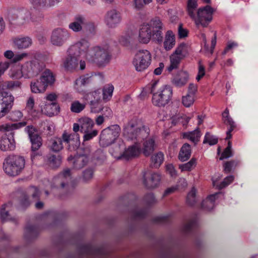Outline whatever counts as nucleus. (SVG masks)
<instances>
[{"mask_svg": "<svg viewBox=\"0 0 258 258\" xmlns=\"http://www.w3.org/2000/svg\"><path fill=\"white\" fill-rule=\"evenodd\" d=\"M156 43L161 42V21L155 17L147 24L142 25L139 30L138 40L140 43L147 44L151 39Z\"/></svg>", "mask_w": 258, "mask_h": 258, "instance_id": "obj_1", "label": "nucleus"}, {"mask_svg": "<svg viewBox=\"0 0 258 258\" xmlns=\"http://www.w3.org/2000/svg\"><path fill=\"white\" fill-rule=\"evenodd\" d=\"M25 163L26 161L23 156L11 154L5 158L3 163V169L8 175L16 176L23 170Z\"/></svg>", "mask_w": 258, "mask_h": 258, "instance_id": "obj_2", "label": "nucleus"}, {"mask_svg": "<svg viewBox=\"0 0 258 258\" xmlns=\"http://www.w3.org/2000/svg\"><path fill=\"white\" fill-rule=\"evenodd\" d=\"M148 134V129L145 128L140 119H134L127 124L123 129V136L128 140L142 138Z\"/></svg>", "mask_w": 258, "mask_h": 258, "instance_id": "obj_3", "label": "nucleus"}, {"mask_svg": "<svg viewBox=\"0 0 258 258\" xmlns=\"http://www.w3.org/2000/svg\"><path fill=\"white\" fill-rule=\"evenodd\" d=\"M120 131L121 128L117 124L111 125L104 128L100 136V145L105 147L113 143L119 137Z\"/></svg>", "mask_w": 258, "mask_h": 258, "instance_id": "obj_4", "label": "nucleus"}, {"mask_svg": "<svg viewBox=\"0 0 258 258\" xmlns=\"http://www.w3.org/2000/svg\"><path fill=\"white\" fill-rule=\"evenodd\" d=\"M110 56L107 48L96 46L91 48L88 60L96 63L99 66H104L110 61Z\"/></svg>", "mask_w": 258, "mask_h": 258, "instance_id": "obj_5", "label": "nucleus"}, {"mask_svg": "<svg viewBox=\"0 0 258 258\" xmlns=\"http://www.w3.org/2000/svg\"><path fill=\"white\" fill-rule=\"evenodd\" d=\"M214 10L209 5L200 8L195 13V18H191L195 21L197 27L201 25L203 27H207L213 19Z\"/></svg>", "mask_w": 258, "mask_h": 258, "instance_id": "obj_6", "label": "nucleus"}, {"mask_svg": "<svg viewBox=\"0 0 258 258\" xmlns=\"http://www.w3.org/2000/svg\"><path fill=\"white\" fill-rule=\"evenodd\" d=\"M91 52L90 44L85 39H81L73 45L68 49L70 55L81 57L88 60Z\"/></svg>", "mask_w": 258, "mask_h": 258, "instance_id": "obj_7", "label": "nucleus"}, {"mask_svg": "<svg viewBox=\"0 0 258 258\" xmlns=\"http://www.w3.org/2000/svg\"><path fill=\"white\" fill-rule=\"evenodd\" d=\"M26 131L28 135L31 143V159H34L38 156H41L40 152L38 151V149L42 146V139L39 136L37 131L32 126H28Z\"/></svg>", "mask_w": 258, "mask_h": 258, "instance_id": "obj_8", "label": "nucleus"}, {"mask_svg": "<svg viewBox=\"0 0 258 258\" xmlns=\"http://www.w3.org/2000/svg\"><path fill=\"white\" fill-rule=\"evenodd\" d=\"M151 54L147 50H141L135 54L133 60V64L138 72L146 70L150 64Z\"/></svg>", "mask_w": 258, "mask_h": 258, "instance_id": "obj_9", "label": "nucleus"}, {"mask_svg": "<svg viewBox=\"0 0 258 258\" xmlns=\"http://www.w3.org/2000/svg\"><path fill=\"white\" fill-rule=\"evenodd\" d=\"M24 79H30L36 77L42 69L37 60L27 61L22 64Z\"/></svg>", "mask_w": 258, "mask_h": 258, "instance_id": "obj_10", "label": "nucleus"}, {"mask_svg": "<svg viewBox=\"0 0 258 258\" xmlns=\"http://www.w3.org/2000/svg\"><path fill=\"white\" fill-rule=\"evenodd\" d=\"M14 97L8 92H0V119L9 113L14 104Z\"/></svg>", "mask_w": 258, "mask_h": 258, "instance_id": "obj_11", "label": "nucleus"}, {"mask_svg": "<svg viewBox=\"0 0 258 258\" xmlns=\"http://www.w3.org/2000/svg\"><path fill=\"white\" fill-rule=\"evenodd\" d=\"M90 147H88L84 149V153L78 154L74 157H70L69 160H72L73 168L76 169H80L86 165L90 161Z\"/></svg>", "mask_w": 258, "mask_h": 258, "instance_id": "obj_12", "label": "nucleus"}, {"mask_svg": "<svg viewBox=\"0 0 258 258\" xmlns=\"http://www.w3.org/2000/svg\"><path fill=\"white\" fill-rule=\"evenodd\" d=\"M70 37V34L67 30L58 28L52 32L50 38L51 44L55 46L62 45Z\"/></svg>", "mask_w": 258, "mask_h": 258, "instance_id": "obj_13", "label": "nucleus"}, {"mask_svg": "<svg viewBox=\"0 0 258 258\" xmlns=\"http://www.w3.org/2000/svg\"><path fill=\"white\" fill-rule=\"evenodd\" d=\"M16 143L13 136L5 135L0 138V150L2 151H11L15 150Z\"/></svg>", "mask_w": 258, "mask_h": 258, "instance_id": "obj_14", "label": "nucleus"}, {"mask_svg": "<svg viewBox=\"0 0 258 258\" xmlns=\"http://www.w3.org/2000/svg\"><path fill=\"white\" fill-rule=\"evenodd\" d=\"M222 120L223 123L228 126H229L227 131L226 132V140H229L232 138L231 132L236 127V125L233 119L229 115V111L228 108H226L222 114Z\"/></svg>", "mask_w": 258, "mask_h": 258, "instance_id": "obj_15", "label": "nucleus"}, {"mask_svg": "<svg viewBox=\"0 0 258 258\" xmlns=\"http://www.w3.org/2000/svg\"><path fill=\"white\" fill-rule=\"evenodd\" d=\"M189 80V75L186 71H180L173 77L172 83L176 87H182L185 86Z\"/></svg>", "mask_w": 258, "mask_h": 258, "instance_id": "obj_16", "label": "nucleus"}, {"mask_svg": "<svg viewBox=\"0 0 258 258\" xmlns=\"http://www.w3.org/2000/svg\"><path fill=\"white\" fill-rule=\"evenodd\" d=\"M71 179L70 170L67 169L60 173L55 179L57 188H64L70 181Z\"/></svg>", "mask_w": 258, "mask_h": 258, "instance_id": "obj_17", "label": "nucleus"}, {"mask_svg": "<svg viewBox=\"0 0 258 258\" xmlns=\"http://www.w3.org/2000/svg\"><path fill=\"white\" fill-rule=\"evenodd\" d=\"M41 111L42 113L48 116H53L59 113L60 107L57 102L46 103L41 107Z\"/></svg>", "mask_w": 258, "mask_h": 258, "instance_id": "obj_18", "label": "nucleus"}, {"mask_svg": "<svg viewBox=\"0 0 258 258\" xmlns=\"http://www.w3.org/2000/svg\"><path fill=\"white\" fill-rule=\"evenodd\" d=\"M120 21V16L115 10H112L108 12L106 18V23L109 27H115Z\"/></svg>", "mask_w": 258, "mask_h": 258, "instance_id": "obj_19", "label": "nucleus"}, {"mask_svg": "<svg viewBox=\"0 0 258 258\" xmlns=\"http://www.w3.org/2000/svg\"><path fill=\"white\" fill-rule=\"evenodd\" d=\"M125 146L122 141L119 140L114 144L110 149L111 155L117 159L123 158Z\"/></svg>", "mask_w": 258, "mask_h": 258, "instance_id": "obj_20", "label": "nucleus"}, {"mask_svg": "<svg viewBox=\"0 0 258 258\" xmlns=\"http://www.w3.org/2000/svg\"><path fill=\"white\" fill-rule=\"evenodd\" d=\"M221 194V192H218L209 196L202 201L201 204L202 208L208 211L212 210L215 206V200L218 198V195Z\"/></svg>", "mask_w": 258, "mask_h": 258, "instance_id": "obj_21", "label": "nucleus"}, {"mask_svg": "<svg viewBox=\"0 0 258 258\" xmlns=\"http://www.w3.org/2000/svg\"><path fill=\"white\" fill-rule=\"evenodd\" d=\"M9 77L13 80H20L24 78L22 64L12 67L8 71Z\"/></svg>", "mask_w": 258, "mask_h": 258, "instance_id": "obj_22", "label": "nucleus"}, {"mask_svg": "<svg viewBox=\"0 0 258 258\" xmlns=\"http://www.w3.org/2000/svg\"><path fill=\"white\" fill-rule=\"evenodd\" d=\"M30 86L31 92L36 94L44 93L47 87L40 78L31 82Z\"/></svg>", "mask_w": 258, "mask_h": 258, "instance_id": "obj_23", "label": "nucleus"}, {"mask_svg": "<svg viewBox=\"0 0 258 258\" xmlns=\"http://www.w3.org/2000/svg\"><path fill=\"white\" fill-rule=\"evenodd\" d=\"M15 46L19 49H26L32 43V39L28 37H17L14 39Z\"/></svg>", "mask_w": 258, "mask_h": 258, "instance_id": "obj_24", "label": "nucleus"}, {"mask_svg": "<svg viewBox=\"0 0 258 258\" xmlns=\"http://www.w3.org/2000/svg\"><path fill=\"white\" fill-rule=\"evenodd\" d=\"M160 179V174L153 173L150 177H144V183L149 188H154L159 184Z\"/></svg>", "mask_w": 258, "mask_h": 258, "instance_id": "obj_25", "label": "nucleus"}, {"mask_svg": "<svg viewBox=\"0 0 258 258\" xmlns=\"http://www.w3.org/2000/svg\"><path fill=\"white\" fill-rule=\"evenodd\" d=\"M191 153L190 145L188 143H185L180 148L178 156V159L181 162L186 161L190 158Z\"/></svg>", "mask_w": 258, "mask_h": 258, "instance_id": "obj_26", "label": "nucleus"}, {"mask_svg": "<svg viewBox=\"0 0 258 258\" xmlns=\"http://www.w3.org/2000/svg\"><path fill=\"white\" fill-rule=\"evenodd\" d=\"M140 153V146L138 144H135L129 147L124 150L123 159L128 160L138 156Z\"/></svg>", "mask_w": 258, "mask_h": 258, "instance_id": "obj_27", "label": "nucleus"}, {"mask_svg": "<svg viewBox=\"0 0 258 258\" xmlns=\"http://www.w3.org/2000/svg\"><path fill=\"white\" fill-rule=\"evenodd\" d=\"M175 44V36L171 30L167 31L165 34V40L163 43L164 47L167 51L171 49Z\"/></svg>", "mask_w": 258, "mask_h": 258, "instance_id": "obj_28", "label": "nucleus"}, {"mask_svg": "<svg viewBox=\"0 0 258 258\" xmlns=\"http://www.w3.org/2000/svg\"><path fill=\"white\" fill-rule=\"evenodd\" d=\"M84 23V18L82 16H78L75 18L74 21L69 24V28L75 32H80L83 29Z\"/></svg>", "mask_w": 258, "mask_h": 258, "instance_id": "obj_29", "label": "nucleus"}, {"mask_svg": "<svg viewBox=\"0 0 258 258\" xmlns=\"http://www.w3.org/2000/svg\"><path fill=\"white\" fill-rule=\"evenodd\" d=\"M71 56L66 59L63 63V67L67 71L73 72L78 68V62L76 58L77 56Z\"/></svg>", "mask_w": 258, "mask_h": 258, "instance_id": "obj_30", "label": "nucleus"}, {"mask_svg": "<svg viewBox=\"0 0 258 258\" xmlns=\"http://www.w3.org/2000/svg\"><path fill=\"white\" fill-rule=\"evenodd\" d=\"M62 139L67 144L72 142L73 144L76 146L80 144V136L78 134H69L66 131H64L62 135Z\"/></svg>", "mask_w": 258, "mask_h": 258, "instance_id": "obj_31", "label": "nucleus"}, {"mask_svg": "<svg viewBox=\"0 0 258 258\" xmlns=\"http://www.w3.org/2000/svg\"><path fill=\"white\" fill-rule=\"evenodd\" d=\"M157 146L155 140L152 138L146 140L144 143L143 153L146 156L151 155L156 149Z\"/></svg>", "mask_w": 258, "mask_h": 258, "instance_id": "obj_32", "label": "nucleus"}, {"mask_svg": "<svg viewBox=\"0 0 258 258\" xmlns=\"http://www.w3.org/2000/svg\"><path fill=\"white\" fill-rule=\"evenodd\" d=\"M80 124L81 128L84 132L90 131L94 125V121L88 117H83L78 120Z\"/></svg>", "mask_w": 258, "mask_h": 258, "instance_id": "obj_33", "label": "nucleus"}, {"mask_svg": "<svg viewBox=\"0 0 258 258\" xmlns=\"http://www.w3.org/2000/svg\"><path fill=\"white\" fill-rule=\"evenodd\" d=\"M32 4L37 8H47L58 3L59 0H31Z\"/></svg>", "mask_w": 258, "mask_h": 258, "instance_id": "obj_34", "label": "nucleus"}, {"mask_svg": "<svg viewBox=\"0 0 258 258\" xmlns=\"http://www.w3.org/2000/svg\"><path fill=\"white\" fill-rule=\"evenodd\" d=\"M172 89L170 86L166 85L162 89V106H164L171 100Z\"/></svg>", "mask_w": 258, "mask_h": 258, "instance_id": "obj_35", "label": "nucleus"}, {"mask_svg": "<svg viewBox=\"0 0 258 258\" xmlns=\"http://www.w3.org/2000/svg\"><path fill=\"white\" fill-rule=\"evenodd\" d=\"M201 136V132L199 128L192 132L184 133L183 134V137L184 138L187 139L195 143L199 141Z\"/></svg>", "mask_w": 258, "mask_h": 258, "instance_id": "obj_36", "label": "nucleus"}, {"mask_svg": "<svg viewBox=\"0 0 258 258\" xmlns=\"http://www.w3.org/2000/svg\"><path fill=\"white\" fill-rule=\"evenodd\" d=\"M25 122L17 123H4L0 124V132H8L26 125Z\"/></svg>", "mask_w": 258, "mask_h": 258, "instance_id": "obj_37", "label": "nucleus"}, {"mask_svg": "<svg viewBox=\"0 0 258 258\" xmlns=\"http://www.w3.org/2000/svg\"><path fill=\"white\" fill-rule=\"evenodd\" d=\"M198 5L197 0H188L187 3V12L189 17L195 18V13Z\"/></svg>", "mask_w": 258, "mask_h": 258, "instance_id": "obj_38", "label": "nucleus"}, {"mask_svg": "<svg viewBox=\"0 0 258 258\" xmlns=\"http://www.w3.org/2000/svg\"><path fill=\"white\" fill-rule=\"evenodd\" d=\"M91 103V110L94 112H99L103 109L99 108L98 110L95 109V102L100 99V92L98 90L92 92L89 96Z\"/></svg>", "mask_w": 258, "mask_h": 258, "instance_id": "obj_39", "label": "nucleus"}, {"mask_svg": "<svg viewBox=\"0 0 258 258\" xmlns=\"http://www.w3.org/2000/svg\"><path fill=\"white\" fill-rule=\"evenodd\" d=\"M40 78L46 85L47 87L49 85L52 84L55 81L54 76L49 70L45 71Z\"/></svg>", "mask_w": 258, "mask_h": 258, "instance_id": "obj_40", "label": "nucleus"}, {"mask_svg": "<svg viewBox=\"0 0 258 258\" xmlns=\"http://www.w3.org/2000/svg\"><path fill=\"white\" fill-rule=\"evenodd\" d=\"M114 87L111 84L105 85L102 89V98L104 101H108L112 97Z\"/></svg>", "mask_w": 258, "mask_h": 258, "instance_id": "obj_41", "label": "nucleus"}, {"mask_svg": "<svg viewBox=\"0 0 258 258\" xmlns=\"http://www.w3.org/2000/svg\"><path fill=\"white\" fill-rule=\"evenodd\" d=\"M234 179L233 175H229L225 177L223 181H222L219 184L217 183V181L213 180V185L219 189H221L227 186L230 183H231Z\"/></svg>", "mask_w": 258, "mask_h": 258, "instance_id": "obj_42", "label": "nucleus"}, {"mask_svg": "<svg viewBox=\"0 0 258 258\" xmlns=\"http://www.w3.org/2000/svg\"><path fill=\"white\" fill-rule=\"evenodd\" d=\"M196 193L197 190L195 187H192L190 191L188 193L186 197V203L188 206L193 207L197 203Z\"/></svg>", "mask_w": 258, "mask_h": 258, "instance_id": "obj_43", "label": "nucleus"}, {"mask_svg": "<svg viewBox=\"0 0 258 258\" xmlns=\"http://www.w3.org/2000/svg\"><path fill=\"white\" fill-rule=\"evenodd\" d=\"M197 221L196 219L190 220L187 223L184 224L182 227V231L185 234H189L197 227Z\"/></svg>", "mask_w": 258, "mask_h": 258, "instance_id": "obj_44", "label": "nucleus"}, {"mask_svg": "<svg viewBox=\"0 0 258 258\" xmlns=\"http://www.w3.org/2000/svg\"><path fill=\"white\" fill-rule=\"evenodd\" d=\"M86 106L85 103H81L78 100H75L71 105L70 110L74 113H80L83 110Z\"/></svg>", "mask_w": 258, "mask_h": 258, "instance_id": "obj_45", "label": "nucleus"}, {"mask_svg": "<svg viewBox=\"0 0 258 258\" xmlns=\"http://www.w3.org/2000/svg\"><path fill=\"white\" fill-rule=\"evenodd\" d=\"M89 82V78L80 77L77 79L75 83V88L79 92L82 91L84 87Z\"/></svg>", "mask_w": 258, "mask_h": 258, "instance_id": "obj_46", "label": "nucleus"}, {"mask_svg": "<svg viewBox=\"0 0 258 258\" xmlns=\"http://www.w3.org/2000/svg\"><path fill=\"white\" fill-rule=\"evenodd\" d=\"M152 166L156 168H159L161 164V153L159 152L152 155L151 157Z\"/></svg>", "mask_w": 258, "mask_h": 258, "instance_id": "obj_47", "label": "nucleus"}, {"mask_svg": "<svg viewBox=\"0 0 258 258\" xmlns=\"http://www.w3.org/2000/svg\"><path fill=\"white\" fill-rule=\"evenodd\" d=\"M150 92L152 95L161 94V83L159 80L153 82L151 86Z\"/></svg>", "mask_w": 258, "mask_h": 258, "instance_id": "obj_48", "label": "nucleus"}, {"mask_svg": "<svg viewBox=\"0 0 258 258\" xmlns=\"http://www.w3.org/2000/svg\"><path fill=\"white\" fill-rule=\"evenodd\" d=\"M196 165V159L192 158L188 162L179 165V169L181 171H189L192 170L193 167Z\"/></svg>", "mask_w": 258, "mask_h": 258, "instance_id": "obj_49", "label": "nucleus"}, {"mask_svg": "<svg viewBox=\"0 0 258 258\" xmlns=\"http://www.w3.org/2000/svg\"><path fill=\"white\" fill-rule=\"evenodd\" d=\"M178 55H176L174 54V53H173L170 56V59L171 63L170 66L168 68V71L169 72L177 68L180 60L179 56Z\"/></svg>", "mask_w": 258, "mask_h": 258, "instance_id": "obj_50", "label": "nucleus"}, {"mask_svg": "<svg viewBox=\"0 0 258 258\" xmlns=\"http://www.w3.org/2000/svg\"><path fill=\"white\" fill-rule=\"evenodd\" d=\"M238 164L239 161L234 160L226 162L223 165L224 172L226 173L231 172L232 170L236 167Z\"/></svg>", "mask_w": 258, "mask_h": 258, "instance_id": "obj_51", "label": "nucleus"}, {"mask_svg": "<svg viewBox=\"0 0 258 258\" xmlns=\"http://www.w3.org/2000/svg\"><path fill=\"white\" fill-rule=\"evenodd\" d=\"M232 144L230 141H228L227 147L224 149L222 153L220 160H222L224 159L228 158L233 156L232 152L231 150Z\"/></svg>", "mask_w": 258, "mask_h": 258, "instance_id": "obj_52", "label": "nucleus"}, {"mask_svg": "<svg viewBox=\"0 0 258 258\" xmlns=\"http://www.w3.org/2000/svg\"><path fill=\"white\" fill-rule=\"evenodd\" d=\"M218 143V138L211 135L209 133L207 132L204 137L203 141L204 144L208 143L210 145H214Z\"/></svg>", "mask_w": 258, "mask_h": 258, "instance_id": "obj_53", "label": "nucleus"}, {"mask_svg": "<svg viewBox=\"0 0 258 258\" xmlns=\"http://www.w3.org/2000/svg\"><path fill=\"white\" fill-rule=\"evenodd\" d=\"M62 141L60 138H56L52 141L51 150L58 152L62 149Z\"/></svg>", "mask_w": 258, "mask_h": 258, "instance_id": "obj_54", "label": "nucleus"}, {"mask_svg": "<svg viewBox=\"0 0 258 258\" xmlns=\"http://www.w3.org/2000/svg\"><path fill=\"white\" fill-rule=\"evenodd\" d=\"M22 87V83L19 81H10L6 83V87L7 89L14 90L17 89H20Z\"/></svg>", "mask_w": 258, "mask_h": 258, "instance_id": "obj_55", "label": "nucleus"}, {"mask_svg": "<svg viewBox=\"0 0 258 258\" xmlns=\"http://www.w3.org/2000/svg\"><path fill=\"white\" fill-rule=\"evenodd\" d=\"M194 102V97L190 95L187 94L186 96H182V103L185 107H189L193 104Z\"/></svg>", "mask_w": 258, "mask_h": 258, "instance_id": "obj_56", "label": "nucleus"}, {"mask_svg": "<svg viewBox=\"0 0 258 258\" xmlns=\"http://www.w3.org/2000/svg\"><path fill=\"white\" fill-rule=\"evenodd\" d=\"M120 42L123 46L131 48L134 43V39L129 36H125L121 39Z\"/></svg>", "mask_w": 258, "mask_h": 258, "instance_id": "obj_57", "label": "nucleus"}, {"mask_svg": "<svg viewBox=\"0 0 258 258\" xmlns=\"http://www.w3.org/2000/svg\"><path fill=\"white\" fill-rule=\"evenodd\" d=\"M23 117L22 112L18 110H15L13 111L10 115V118L13 121H18L20 120Z\"/></svg>", "mask_w": 258, "mask_h": 258, "instance_id": "obj_58", "label": "nucleus"}, {"mask_svg": "<svg viewBox=\"0 0 258 258\" xmlns=\"http://www.w3.org/2000/svg\"><path fill=\"white\" fill-rule=\"evenodd\" d=\"M83 136L84 141H89L97 135L98 131L96 130H92L90 131L85 132Z\"/></svg>", "mask_w": 258, "mask_h": 258, "instance_id": "obj_59", "label": "nucleus"}, {"mask_svg": "<svg viewBox=\"0 0 258 258\" xmlns=\"http://www.w3.org/2000/svg\"><path fill=\"white\" fill-rule=\"evenodd\" d=\"M61 158L59 156H52L49 158L50 165L53 168L59 166L61 163Z\"/></svg>", "mask_w": 258, "mask_h": 258, "instance_id": "obj_60", "label": "nucleus"}, {"mask_svg": "<svg viewBox=\"0 0 258 258\" xmlns=\"http://www.w3.org/2000/svg\"><path fill=\"white\" fill-rule=\"evenodd\" d=\"M35 106V99L33 96H30L26 101V109L30 112L34 110Z\"/></svg>", "mask_w": 258, "mask_h": 258, "instance_id": "obj_61", "label": "nucleus"}, {"mask_svg": "<svg viewBox=\"0 0 258 258\" xmlns=\"http://www.w3.org/2000/svg\"><path fill=\"white\" fill-rule=\"evenodd\" d=\"M188 30L186 29H184L183 28L182 24H179L178 28V34L179 38L180 39L185 38L188 36Z\"/></svg>", "mask_w": 258, "mask_h": 258, "instance_id": "obj_62", "label": "nucleus"}, {"mask_svg": "<svg viewBox=\"0 0 258 258\" xmlns=\"http://www.w3.org/2000/svg\"><path fill=\"white\" fill-rule=\"evenodd\" d=\"M152 103L154 106L160 107L161 104V94L152 95Z\"/></svg>", "mask_w": 258, "mask_h": 258, "instance_id": "obj_63", "label": "nucleus"}, {"mask_svg": "<svg viewBox=\"0 0 258 258\" xmlns=\"http://www.w3.org/2000/svg\"><path fill=\"white\" fill-rule=\"evenodd\" d=\"M93 171L91 169H88L84 171L83 173V178L85 181H88L92 178Z\"/></svg>", "mask_w": 258, "mask_h": 258, "instance_id": "obj_64", "label": "nucleus"}]
</instances>
